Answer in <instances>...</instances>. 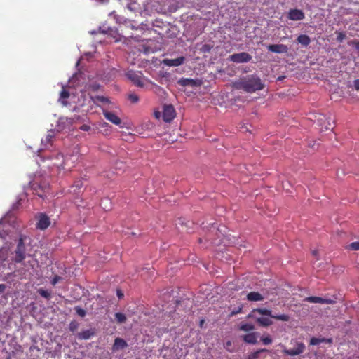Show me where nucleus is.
I'll return each instance as SVG.
<instances>
[{
    "label": "nucleus",
    "mask_w": 359,
    "mask_h": 359,
    "mask_svg": "<svg viewBox=\"0 0 359 359\" xmlns=\"http://www.w3.org/2000/svg\"><path fill=\"white\" fill-rule=\"evenodd\" d=\"M320 344V341L319 340V338L312 337L310 340V345L311 346H316L319 345Z\"/></svg>",
    "instance_id": "obj_32"
},
{
    "label": "nucleus",
    "mask_w": 359,
    "mask_h": 359,
    "mask_svg": "<svg viewBox=\"0 0 359 359\" xmlns=\"http://www.w3.org/2000/svg\"><path fill=\"white\" fill-rule=\"evenodd\" d=\"M142 75V73L135 72H129L127 74L128 78L133 83V84L135 86L140 87L144 86V81Z\"/></svg>",
    "instance_id": "obj_5"
},
{
    "label": "nucleus",
    "mask_w": 359,
    "mask_h": 359,
    "mask_svg": "<svg viewBox=\"0 0 359 359\" xmlns=\"http://www.w3.org/2000/svg\"><path fill=\"white\" fill-rule=\"evenodd\" d=\"M62 280V278L59 276H55L51 280V284L53 285H55L57 283H59Z\"/></svg>",
    "instance_id": "obj_34"
},
{
    "label": "nucleus",
    "mask_w": 359,
    "mask_h": 359,
    "mask_svg": "<svg viewBox=\"0 0 359 359\" xmlns=\"http://www.w3.org/2000/svg\"><path fill=\"white\" fill-rule=\"evenodd\" d=\"M128 98L133 103H136L140 100V98L135 94L129 95Z\"/></svg>",
    "instance_id": "obj_33"
},
{
    "label": "nucleus",
    "mask_w": 359,
    "mask_h": 359,
    "mask_svg": "<svg viewBox=\"0 0 359 359\" xmlns=\"http://www.w3.org/2000/svg\"><path fill=\"white\" fill-rule=\"evenodd\" d=\"M320 344L321 343H327V344H332L333 339L332 338H320Z\"/></svg>",
    "instance_id": "obj_35"
},
{
    "label": "nucleus",
    "mask_w": 359,
    "mask_h": 359,
    "mask_svg": "<svg viewBox=\"0 0 359 359\" xmlns=\"http://www.w3.org/2000/svg\"><path fill=\"white\" fill-rule=\"evenodd\" d=\"M155 115H156V118H158V116H159V112H156V113H155Z\"/></svg>",
    "instance_id": "obj_47"
},
{
    "label": "nucleus",
    "mask_w": 359,
    "mask_h": 359,
    "mask_svg": "<svg viewBox=\"0 0 359 359\" xmlns=\"http://www.w3.org/2000/svg\"><path fill=\"white\" fill-rule=\"evenodd\" d=\"M37 292L41 297H43L46 299H49L50 297V293L47 290H44L43 289H39Z\"/></svg>",
    "instance_id": "obj_27"
},
{
    "label": "nucleus",
    "mask_w": 359,
    "mask_h": 359,
    "mask_svg": "<svg viewBox=\"0 0 359 359\" xmlns=\"http://www.w3.org/2000/svg\"><path fill=\"white\" fill-rule=\"evenodd\" d=\"M74 311L77 315L80 316L82 318L86 316L85 310H83L81 306H75Z\"/></svg>",
    "instance_id": "obj_29"
},
{
    "label": "nucleus",
    "mask_w": 359,
    "mask_h": 359,
    "mask_svg": "<svg viewBox=\"0 0 359 359\" xmlns=\"http://www.w3.org/2000/svg\"><path fill=\"white\" fill-rule=\"evenodd\" d=\"M38 196H40V197H43V196L41 194H40L39 193H37Z\"/></svg>",
    "instance_id": "obj_48"
},
{
    "label": "nucleus",
    "mask_w": 359,
    "mask_h": 359,
    "mask_svg": "<svg viewBox=\"0 0 359 359\" xmlns=\"http://www.w3.org/2000/svg\"><path fill=\"white\" fill-rule=\"evenodd\" d=\"M5 290H6V285L4 284H0V294L4 293Z\"/></svg>",
    "instance_id": "obj_42"
},
{
    "label": "nucleus",
    "mask_w": 359,
    "mask_h": 359,
    "mask_svg": "<svg viewBox=\"0 0 359 359\" xmlns=\"http://www.w3.org/2000/svg\"><path fill=\"white\" fill-rule=\"evenodd\" d=\"M80 129L82 130V131H88V130H90V127L88 126V125H86V124H83Z\"/></svg>",
    "instance_id": "obj_38"
},
{
    "label": "nucleus",
    "mask_w": 359,
    "mask_h": 359,
    "mask_svg": "<svg viewBox=\"0 0 359 359\" xmlns=\"http://www.w3.org/2000/svg\"><path fill=\"white\" fill-rule=\"evenodd\" d=\"M261 341L264 345H269L273 342V339L269 335L262 337Z\"/></svg>",
    "instance_id": "obj_28"
},
{
    "label": "nucleus",
    "mask_w": 359,
    "mask_h": 359,
    "mask_svg": "<svg viewBox=\"0 0 359 359\" xmlns=\"http://www.w3.org/2000/svg\"><path fill=\"white\" fill-rule=\"evenodd\" d=\"M260 313L262 315L267 316L271 318H274L278 320L287 322L290 320V316L287 314H278L274 315L272 311L266 309H253L252 313Z\"/></svg>",
    "instance_id": "obj_3"
},
{
    "label": "nucleus",
    "mask_w": 359,
    "mask_h": 359,
    "mask_svg": "<svg viewBox=\"0 0 359 359\" xmlns=\"http://www.w3.org/2000/svg\"><path fill=\"white\" fill-rule=\"evenodd\" d=\"M304 301L306 302L320 303V304H333L334 302L332 299H324L320 297H306Z\"/></svg>",
    "instance_id": "obj_14"
},
{
    "label": "nucleus",
    "mask_w": 359,
    "mask_h": 359,
    "mask_svg": "<svg viewBox=\"0 0 359 359\" xmlns=\"http://www.w3.org/2000/svg\"><path fill=\"white\" fill-rule=\"evenodd\" d=\"M176 116L175 108L172 105H165L163 108V118L165 122L172 121Z\"/></svg>",
    "instance_id": "obj_7"
},
{
    "label": "nucleus",
    "mask_w": 359,
    "mask_h": 359,
    "mask_svg": "<svg viewBox=\"0 0 359 359\" xmlns=\"http://www.w3.org/2000/svg\"><path fill=\"white\" fill-rule=\"evenodd\" d=\"M28 238L23 234L20 236L18 243H17L15 250L14 262L15 263H22L26 257V241Z\"/></svg>",
    "instance_id": "obj_2"
},
{
    "label": "nucleus",
    "mask_w": 359,
    "mask_h": 359,
    "mask_svg": "<svg viewBox=\"0 0 359 359\" xmlns=\"http://www.w3.org/2000/svg\"><path fill=\"white\" fill-rule=\"evenodd\" d=\"M355 47L358 50H359V41L355 42Z\"/></svg>",
    "instance_id": "obj_45"
},
{
    "label": "nucleus",
    "mask_w": 359,
    "mask_h": 359,
    "mask_svg": "<svg viewBox=\"0 0 359 359\" xmlns=\"http://www.w3.org/2000/svg\"><path fill=\"white\" fill-rule=\"evenodd\" d=\"M337 41L339 42H341V41H344L345 39L346 38V35L344 32H337Z\"/></svg>",
    "instance_id": "obj_31"
},
{
    "label": "nucleus",
    "mask_w": 359,
    "mask_h": 359,
    "mask_svg": "<svg viewBox=\"0 0 359 359\" xmlns=\"http://www.w3.org/2000/svg\"><path fill=\"white\" fill-rule=\"evenodd\" d=\"M7 359H13V358H11L8 357V358H7Z\"/></svg>",
    "instance_id": "obj_50"
},
{
    "label": "nucleus",
    "mask_w": 359,
    "mask_h": 359,
    "mask_svg": "<svg viewBox=\"0 0 359 359\" xmlns=\"http://www.w3.org/2000/svg\"><path fill=\"white\" fill-rule=\"evenodd\" d=\"M69 97V93L68 92V90H65V89H62V90L61 91L60 93V101L62 102V104L63 105H67V102L65 101V100H67V98Z\"/></svg>",
    "instance_id": "obj_22"
},
{
    "label": "nucleus",
    "mask_w": 359,
    "mask_h": 359,
    "mask_svg": "<svg viewBox=\"0 0 359 359\" xmlns=\"http://www.w3.org/2000/svg\"><path fill=\"white\" fill-rule=\"evenodd\" d=\"M263 295L259 292H250L247 295V299L249 301H263Z\"/></svg>",
    "instance_id": "obj_16"
},
{
    "label": "nucleus",
    "mask_w": 359,
    "mask_h": 359,
    "mask_svg": "<svg viewBox=\"0 0 359 359\" xmlns=\"http://www.w3.org/2000/svg\"><path fill=\"white\" fill-rule=\"evenodd\" d=\"M180 86H201L202 82L200 80L192 79L190 78H181L177 81Z\"/></svg>",
    "instance_id": "obj_10"
},
{
    "label": "nucleus",
    "mask_w": 359,
    "mask_h": 359,
    "mask_svg": "<svg viewBox=\"0 0 359 359\" xmlns=\"http://www.w3.org/2000/svg\"><path fill=\"white\" fill-rule=\"evenodd\" d=\"M233 87L237 90H243L248 93H252L262 90L264 86L259 76L255 74H250L234 82Z\"/></svg>",
    "instance_id": "obj_1"
},
{
    "label": "nucleus",
    "mask_w": 359,
    "mask_h": 359,
    "mask_svg": "<svg viewBox=\"0 0 359 359\" xmlns=\"http://www.w3.org/2000/svg\"><path fill=\"white\" fill-rule=\"evenodd\" d=\"M115 318L118 323H124L127 320V318L123 313H116Z\"/></svg>",
    "instance_id": "obj_25"
},
{
    "label": "nucleus",
    "mask_w": 359,
    "mask_h": 359,
    "mask_svg": "<svg viewBox=\"0 0 359 359\" xmlns=\"http://www.w3.org/2000/svg\"><path fill=\"white\" fill-rule=\"evenodd\" d=\"M241 311H242V308H241V307H239L238 309H236V310H234V311H232L231 312V316H235V315H236V314H238V313H241Z\"/></svg>",
    "instance_id": "obj_39"
},
{
    "label": "nucleus",
    "mask_w": 359,
    "mask_h": 359,
    "mask_svg": "<svg viewBox=\"0 0 359 359\" xmlns=\"http://www.w3.org/2000/svg\"><path fill=\"white\" fill-rule=\"evenodd\" d=\"M93 102L95 104H98V103H104V104H109V100L107 97L104 96H96L92 97Z\"/></svg>",
    "instance_id": "obj_21"
},
{
    "label": "nucleus",
    "mask_w": 359,
    "mask_h": 359,
    "mask_svg": "<svg viewBox=\"0 0 359 359\" xmlns=\"http://www.w3.org/2000/svg\"><path fill=\"white\" fill-rule=\"evenodd\" d=\"M53 131L50 130L48 133L47 134L45 140H42V144H44L46 148H48V144H51L53 138Z\"/></svg>",
    "instance_id": "obj_23"
},
{
    "label": "nucleus",
    "mask_w": 359,
    "mask_h": 359,
    "mask_svg": "<svg viewBox=\"0 0 359 359\" xmlns=\"http://www.w3.org/2000/svg\"><path fill=\"white\" fill-rule=\"evenodd\" d=\"M256 322L258 323V325H262L263 327H268L271 325H273V321L269 318H257Z\"/></svg>",
    "instance_id": "obj_20"
},
{
    "label": "nucleus",
    "mask_w": 359,
    "mask_h": 359,
    "mask_svg": "<svg viewBox=\"0 0 359 359\" xmlns=\"http://www.w3.org/2000/svg\"><path fill=\"white\" fill-rule=\"evenodd\" d=\"M128 343L126 342L124 339L120 337L116 338L115 341H114V346H112V350L114 351L121 350L128 347Z\"/></svg>",
    "instance_id": "obj_15"
},
{
    "label": "nucleus",
    "mask_w": 359,
    "mask_h": 359,
    "mask_svg": "<svg viewBox=\"0 0 359 359\" xmlns=\"http://www.w3.org/2000/svg\"><path fill=\"white\" fill-rule=\"evenodd\" d=\"M305 349V346L303 343H297V347L292 349H284L283 353L286 355L296 356L302 354Z\"/></svg>",
    "instance_id": "obj_8"
},
{
    "label": "nucleus",
    "mask_w": 359,
    "mask_h": 359,
    "mask_svg": "<svg viewBox=\"0 0 359 359\" xmlns=\"http://www.w3.org/2000/svg\"><path fill=\"white\" fill-rule=\"evenodd\" d=\"M353 87H355V88L357 90H359V79H356V80H355V81H353Z\"/></svg>",
    "instance_id": "obj_41"
},
{
    "label": "nucleus",
    "mask_w": 359,
    "mask_h": 359,
    "mask_svg": "<svg viewBox=\"0 0 359 359\" xmlns=\"http://www.w3.org/2000/svg\"><path fill=\"white\" fill-rule=\"evenodd\" d=\"M266 351H267V350L266 348H262V349L257 351L256 352H258V355H259L261 353L266 352Z\"/></svg>",
    "instance_id": "obj_44"
},
{
    "label": "nucleus",
    "mask_w": 359,
    "mask_h": 359,
    "mask_svg": "<svg viewBox=\"0 0 359 359\" xmlns=\"http://www.w3.org/2000/svg\"><path fill=\"white\" fill-rule=\"evenodd\" d=\"M259 358V352H253L252 353L248 359H256Z\"/></svg>",
    "instance_id": "obj_37"
},
{
    "label": "nucleus",
    "mask_w": 359,
    "mask_h": 359,
    "mask_svg": "<svg viewBox=\"0 0 359 359\" xmlns=\"http://www.w3.org/2000/svg\"><path fill=\"white\" fill-rule=\"evenodd\" d=\"M243 339L245 343L250 344H257V334L255 332H252L248 334H245L243 336Z\"/></svg>",
    "instance_id": "obj_17"
},
{
    "label": "nucleus",
    "mask_w": 359,
    "mask_h": 359,
    "mask_svg": "<svg viewBox=\"0 0 359 359\" xmlns=\"http://www.w3.org/2000/svg\"><path fill=\"white\" fill-rule=\"evenodd\" d=\"M103 114L106 119L112 123H114L115 125L119 126L121 128H122V126H121V120L114 113L108 111H104Z\"/></svg>",
    "instance_id": "obj_13"
},
{
    "label": "nucleus",
    "mask_w": 359,
    "mask_h": 359,
    "mask_svg": "<svg viewBox=\"0 0 359 359\" xmlns=\"http://www.w3.org/2000/svg\"><path fill=\"white\" fill-rule=\"evenodd\" d=\"M348 248L351 250H359V241L351 243L348 245Z\"/></svg>",
    "instance_id": "obj_30"
},
{
    "label": "nucleus",
    "mask_w": 359,
    "mask_h": 359,
    "mask_svg": "<svg viewBox=\"0 0 359 359\" xmlns=\"http://www.w3.org/2000/svg\"><path fill=\"white\" fill-rule=\"evenodd\" d=\"M83 186V183L81 180H77L74 182V184L73 185V187H75L76 189H81Z\"/></svg>",
    "instance_id": "obj_36"
},
{
    "label": "nucleus",
    "mask_w": 359,
    "mask_h": 359,
    "mask_svg": "<svg viewBox=\"0 0 359 359\" xmlns=\"http://www.w3.org/2000/svg\"><path fill=\"white\" fill-rule=\"evenodd\" d=\"M252 60V55L247 52H241L229 56V60L234 63H247Z\"/></svg>",
    "instance_id": "obj_4"
},
{
    "label": "nucleus",
    "mask_w": 359,
    "mask_h": 359,
    "mask_svg": "<svg viewBox=\"0 0 359 359\" xmlns=\"http://www.w3.org/2000/svg\"><path fill=\"white\" fill-rule=\"evenodd\" d=\"M297 41H298V43H299L301 45H302L303 46H308L311 41V39H310V37L308 36V35H306V34H300L298 37H297Z\"/></svg>",
    "instance_id": "obj_19"
},
{
    "label": "nucleus",
    "mask_w": 359,
    "mask_h": 359,
    "mask_svg": "<svg viewBox=\"0 0 359 359\" xmlns=\"http://www.w3.org/2000/svg\"><path fill=\"white\" fill-rule=\"evenodd\" d=\"M184 57L181 56L176 59H164L161 63L168 67H178L184 64Z\"/></svg>",
    "instance_id": "obj_11"
},
{
    "label": "nucleus",
    "mask_w": 359,
    "mask_h": 359,
    "mask_svg": "<svg viewBox=\"0 0 359 359\" xmlns=\"http://www.w3.org/2000/svg\"><path fill=\"white\" fill-rule=\"evenodd\" d=\"M95 335V332L93 330H86L82 331L77 334V337L80 339H88Z\"/></svg>",
    "instance_id": "obj_18"
},
{
    "label": "nucleus",
    "mask_w": 359,
    "mask_h": 359,
    "mask_svg": "<svg viewBox=\"0 0 359 359\" xmlns=\"http://www.w3.org/2000/svg\"><path fill=\"white\" fill-rule=\"evenodd\" d=\"M117 296L119 299H121L123 296L121 290H117Z\"/></svg>",
    "instance_id": "obj_43"
},
{
    "label": "nucleus",
    "mask_w": 359,
    "mask_h": 359,
    "mask_svg": "<svg viewBox=\"0 0 359 359\" xmlns=\"http://www.w3.org/2000/svg\"><path fill=\"white\" fill-rule=\"evenodd\" d=\"M312 254H313V255H314V256H317V254H318L317 250H313V251L312 252Z\"/></svg>",
    "instance_id": "obj_46"
},
{
    "label": "nucleus",
    "mask_w": 359,
    "mask_h": 359,
    "mask_svg": "<svg viewBox=\"0 0 359 359\" xmlns=\"http://www.w3.org/2000/svg\"><path fill=\"white\" fill-rule=\"evenodd\" d=\"M214 48V46L210 43L203 44L200 48L201 53H210Z\"/></svg>",
    "instance_id": "obj_24"
},
{
    "label": "nucleus",
    "mask_w": 359,
    "mask_h": 359,
    "mask_svg": "<svg viewBox=\"0 0 359 359\" xmlns=\"http://www.w3.org/2000/svg\"><path fill=\"white\" fill-rule=\"evenodd\" d=\"M239 329L244 332H250L255 329L252 324H241Z\"/></svg>",
    "instance_id": "obj_26"
},
{
    "label": "nucleus",
    "mask_w": 359,
    "mask_h": 359,
    "mask_svg": "<svg viewBox=\"0 0 359 359\" xmlns=\"http://www.w3.org/2000/svg\"><path fill=\"white\" fill-rule=\"evenodd\" d=\"M305 18L304 13L299 8H291L287 13V18L291 20H302Z\"/></svg>",
    "instance_id": "obj_6"
},
{
    "label": "nucleus",
    "mask_w": 359,
    "mask_h": 359,
    "mask_svg": "<svg viewBox=\"0 0 359 359\" xmlns=\"http://www.w3.org/2000/svg\"><path fill=\"white\" fill-rule=\"evenodd\" d=\"M50 224L49 217L44 213H40L39 220L36 224V228L40 230L46 229Z\"/></svg>",
    "instance_id": "obj_9"
},
{
    "label": "nucleus",
    "mask_w": 359,
    "mask_h": 359,
    "mask_svg": "<svg viewBox=\"0 0 359 359\" xmlns=\"http://www.w3.org/2000/svg\"><path fill=\"white\" fill-rule=\"evenodd\" d=\"M125 25H126V27H130L133 30V29H137L135 27V26L133 25V22L131 21H128L126 22H125Z\"/></svg>",
    "instance_id": "obj_40"
},
{
    "label": "nucleus",
    "mask_w": 359,
    "mask_h": 359,
    "mask_svg": "<svg viewBox=\"0 0 359 359\" xmlns=\"http://www.w3.org/2000/svg\"><path fill=\"white\" fill-rule=\"evenodd\" d=\"M267 50L271 53H287L288 48L285 44H271L267 46Z\"/></svg>",
    "instance_id": "obj_12"
},
{
    "label": "nucleus",
    "mask_w": 359,
    "mask_h": 359,
    "mask_svg": "<svg viewBox=\"0 0 359 359\" xmlns=\"http://www.w3.org/2000/svg\"><path fill=\"white\" fill-rule=\"evenodd\" d=\"M120 29H121V32L123 31V29H122V25H121V26H120Z\"/></svg>",
    "instance_id": "obj_49"
}]
</instances>
